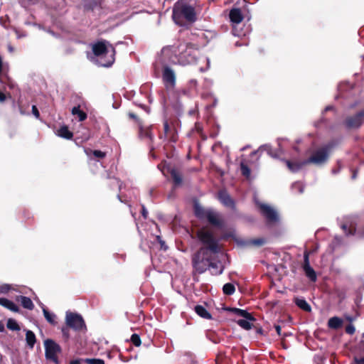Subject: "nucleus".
<instances>
[{
    "instance_id": "393cba45",
    "label": "nucleus",
    "mask_w": 364,
    "mask_h": 364,
    "mask_svg": "<svg viewBox=\"0 0 364 364\" xmlns=\"http://www.w3.org/2000/svg\"><path fill=\"white\" fill-rule=\"evenodd\" d=\"M295 303L298 307H299L301 309L306 311H311V306L307 303V301L302 298H297L295 299Z\"/></svg>"
},
{
    "instance_id": "412c9836",
    "label": "nucleus",
    "mask_w": 364,
    "mask_h": 364,
    "mask_svg": "<svg viewBox=\"0 0 364 364\" xmlns=\"http://www.w3.org/2000/svg\"><path fill=\"white\" fill-rule=\"evenodd\" d=\"M304 270L306 277L312 282H315L316 280V274L314 269L310 266V264L304 265Z\"/></svg>"
},
{
    "instance_id": "4468645a",
    "label": "nucleus",
    "mask_w": 364,
    "mask_h": 364,
    "mask_svg": "<svg viewBox=\"0 0 364 364\" xmlns=\"http://www.w3.org/2000/svg\"><path fill=\"white\" fill-rule=\"evenodd\" d=\"M218 200L220 203L228 208L233 209L235 208V203L230 195L227 193L226 191L222 190L218 192Z\"/></svg>"
},
{
    "instance_id": "aec40b11",
    "label": "nucleus",
    "mask_w": 364,
    "mask_h": 364,
    "mask_svg": "<svg viewBox=\"0 0 364 364\" xmlns=\"http://www.w3.org/2000/svg\"><path fill=\"white\" fill-rule=\"evenodd\" d=\"M41 308L43 310V315H44L46 319L47 320V321L53 325H55L56 323L55 314L48 311V310L44 306V305L43 304H41Z\"/></svg>"
},
{
    "instance_id": "20e7f679",
    "label": "nucleus",
    "mask_w": 364,
    "mask_h": 364,
    "mask_svg": "<svg viewBox=\"0 0 364 364\" xmlns=\"http://www.w3.org/2000/svg\"><path fill=\"white\" fill-rule=\"evenodd\" d=\"M333 147L332 144H327L320 149L316 150L311 156L299 163L291 162L290 161H285V163L291 172H296L301 168V167L308 164H314L316 165H321L326 163L328 160L329 152Z\"/></svg>"
},
{
    "instance_id": "58836bf2",
    "label": "nucleus",
    "mask_w": 364,
    "mask_h": 364,
    "mask_svg": "<svg viewBox=\"0 0 364 364\" xmlns=\"http://www.w3.org/2000/svg\"><path fill=\"white\" fill-rule=\"evenodd\" d=\"M85 361L87 364H105V361L100 358H87Z\"/></svg>"
},
{
    "instance_id": "f03ea898",
    "label": "nucleus",
    "mask_w": 364,
    "mask_h": 364,
    "mask_svg": "<svg viewBox=\"0 0 364 364\" xmlns=\"http://www.w3.org/2000/svg\"><path fill=\"white\" fill-rule=\"evenodd\" d=\"M198 0H178L173 7L172 17L174 22L180 26L184 21L194 22L196 21V7Z\"/></svg>"
},
{
    "instance_id": "a18cd8bd",
    "label": "nucleus",
    "mask_w": 364,
    "mask_h": 364,
    "mask_svg": "<svg viewBox=\"0 0 364 364\" xmlns=\"http://www.w3.org/2000/svg\"><path fill=\"white\" fill-rule=\"evenodd\" d=\"M352 364H364V357L361 358H355L354 363Z\"/></svg>"
},
{
    "instance_id": "7c9ffc66",
    "label": "nucleus",
    "mask_w": 364,
    "mask_h": 364,
    "mask_svg": "<svg viewBox=\"0 0 364 364\" xmlns=\"http://www.w3.org/2000/svg\"><path fill=\"white\" fill-rule=\"evenodd\" d=\"M233 311L235 312V314H237L239 316H241V317H243V318H247V319H253V317L252 316V315L245 310L240 309H234Z\"/></svg>"
},
{
    "instance_id": "5701e85b",
    "label": "nucleus",
    "mask_w": 364,
    "mask_h": 364,
    "mask_svg": "<svg viewBox=\"0 0 364 364\" xmlns=\"http://www.w3.org/2000/svg\"><path fill=\"white\" fill-rule=\"evenodd\" d=\"M19 301H21L23 307L25 309L32 310L34 307L33 301H31V299L30 298H28L27 296H21L19 297Z\"/></svg>"
},
{
    "instance_id": "c03bdc74",
    "label": "nucleus",
    "mask_w": 364,
    "mask_h": 364,
    "mask_svg": "<svg viewBox=\"0 0 364 364\" xmlns=\"http://www.w3.org/2000/svg\"><path fill=\"white\" fill-rule=\"evenodd\" d=\"M32 112L36 118L39 117L40 114L36 105L32 106Z\"/></svg>"
},
{
    "instance_id": "2eb2a0df",
    "label": "nucleus",
    "mask_w": 364,
    "mask_h": 364,
    "mask_svg": "<svg viewBox=\"0 0 364 364\" xmlns=\"http://www.w3.org/2000/svg\"><path fill=\"white\" fill-rule=\"evenodd\" d=\"M209 270L213 275L221 274L224 270V266L220 261L210 262L208 260Z\"/></svg>"
},
{
    "instance_id": "9d476101",
    "label": "nucleus",
    "mask_w": 364,
    "mask_h": 364,
    "mask_svg": "<svg viewBox=\"0 0 364 364\" xmlns=\"http://www.w3.org/2000/svg\"><path fill=\"white\" fill-rule=\"evenodd\" d=\"M162 78L166 87H173L176 82V75L174 71L169 67L164 68Z\"/></svg>"
},
{
    "instance_id": "de8ad7c7",
    "label": "nucleus",
    "mask_w": 364,
    "mask_h": 364,
    "mask_svg": "<svg viewBox=\"0 0 364 364\" xmlns=\"http://www.w3.org/2000/svg\"><path fill=\"white\" fill-rule=\"evenodd\" d=\"M142 215L144 218H147V215H148V212L147 210H146L145 207L144 205H142Z\"/></svg>"
},
{
    "instance_id": "2f4dec72",
    "label": "nucleus",
    "mask_w": 364,
    "mask_h": 364,
    "mask_svg": "<svg viewBox=\"0 0 364 364\" xmlns=\"http://www.w3.org/2000/svg\"><path fill=\"white\" fill-rule=\"evenodd\" d=\"M85 153L86 154L90 156L91 154H92V155L96 157V158H100V159H103L106 156V154L105 152H103L100 150H94V151H92V150H85Z\"/></svg>"
},
{
    "instance_id": "052dcab7",
    "label": "nucleus",
    "mask_w": 364,
    "mask_h": 364,
    "mask_svg": "<svg viewBox=\"0 0 364 364\" xmlns=\"http://www.w3.org/2000/svg\"><path fill=\"white\" fill-rule=\"evenodd\" d=\"M8 48H9V50L10 52H13V51H14V48H13V47H11V46H9Z\"/></svg>"
},
{
    "instance_id": "79ce46f5",
    "label": "nucleus",
    "mask_w": 364,
    "mask_h": 364,
    "mask_svg": "<svg viewBox=\"0 0 364 364\" xmlns=\"http://www.w3.org/2000/svg\"><path fill=\"white\" fill-rule=\"evenodd\" d=\"M355 327L353 326V325H348L346 328V332L350 335H352L355 333Z\"/></svg>"
},
{
    "instance_id": "09e8293b",
    "label": "nucleus",
    "mask_w": 364,
    "mask_h": 364,
    "mask_svg": "<svg viewBox=\"0 0 364 364\" xmlns=\"http://www.w3.org/2000/svg\"><path fill=\"white\" fill-rule=\"evenodd\" d=\"M15 32H16V36H17V38H22V37L26 36V34H24V33H20L18 31H17V30H16V31H15Z\"/></svg>"
},
{
    "instance_id": "c756f323",
    "label": "nucleus",
    "mask_w": 364,
    "mask_h": 364,
    "mask_svg": "<svg viewBox=\"0 0 364 364\" xmlns=\"http://www.w3.org/2000/svg\"><path fill=\"white\" fill-rule=\"evenodd\" d=\"M265 242H266L265 239L257 238V239L250 240L247 241L246 242V245L259 247V246L264 245Z\"/></svg>"
},
{
    "instance_id": "8fccbe9b",
    "label": "nucleus",
    "mask_w": 364,
    "mask_h": 364,
    "mask_svg": "<svg viewBox=\"0 0 364 364\" xmlns=\"http://www.w3.org/2000/svg\"><path fill=\"white\" fill-rule=\"evenodd\" d=\"M164 132L165 133H167L168 132V129H169V126H168V124L167 122H165L164 124Z\"/></svg>"
},
{
    "instance_id": "a211bd4d",
    "label": "nucleus",
    "mask_w": 364,
    "mask_h": 364,
    "mask_svg": "<svg viewBox=\"0 0 364 364\" xmlns=\"http://www.w3.org/2000/svg\"><path fill=\"white\" fill-rule=\"evenodd\" d=\"M208 211H209V209H207V210L204 209L198 203H196L194 205L195 215L199 219H201V220L206 219Z\"/></svg>"
},
{
    "instance_id": "6e6d98bb",
    "label": "nucleus",
    "mask_w": 364,
    "mask_h": 364,
    "mask_svg": "<svg viewBox=\"0 0 364 364\" xmlns=\"http://www.w3.org/2000/svg\"><path fill=\"white\" fill-rule=\"evenodd\" d=\"M4 331V326L1 322H0V332H3Z\"/></svg>"
},
{
    "instance_id": "39448f33",
    "label": "nucleus",
    "mask_w": 364,
    "mask_h": 364,
    "mask_svg": "<svg viewBox=\"0 0 364 364\" xmlns=\"http://www.w3.org/2000/svg\"><path fill=\"white\" fill-rule=\"evenodd\" d=\"M198 237L200 241L206 246L207 249L213 252H218L219 250L218 241L213 233L205 229H201L198 232Z\"/></svg>"
},
{
    "instance_id": "f704fd0d",
    "label": "nucleus",
    "mask_w": 364,
    "mask_h": 364,
    "mask_svg": "<svg viewBox=\"0 0 364 364\" xmlns=\"http://www.w3.org/2000/svg\"><path fill=\"white\" fill-rule=\"evenodd\" d=\"M267 151V153L269 156H271L272 157H274V158H277V154H274V153L272 152V148H271L269 146H268V145H264V146H260V147H259V150H258L257 151H255V152H253L252 154H257L258 151Z\"/></svg>"
},
{
    "instance_id": "ddd939ff",
    "label": "nucleus",
    "mask_w": 364,
    "mask_h": 364,
    "mask_svg": "<svg viewBox=\"0 0 364 364\" xmlns=\"http://www.w3.org/2000/svg\"><path fill=\"white\" fill-rule=\"evenodd\" d=\"M202 250L203 249L200 250L193 259V267L200 274L203 273L207 269V267H208V259H200V253Z\"/></svg>"
},
{
    "instance_id": "ea45409f",
    "label": "nucleus",
    "mask_w": 364,
    "mask_h": 364,
    "mask_svg": "<svg viewBox=\"0 0 364 364\" xmlns=\"http://www.w3.org/2000/svg\"><path fill=\"white\" fill-rule=\"evenodd\" d=\"M11 289V287L9 284H0V294H6Z\"/></svg>"
},
{
    "instance_id": "4be33fe9",
    "label": "nucleus",
    "mask_w": 364,
    "mask_h": 364,
    "mask_svg": "<svg viewBox=\"0 0 364 364\" xmlns=\"http://www.w3.org/2000/svg\"><path fill=\"white\" fill-rule=\"evenodd\" d=\"M58 135L67 139H70L73 137V133L65 126L60 127L58 130Z\"/></svg>"
},
{
    "instance_id": "c85d7f7f",
    "label": "nucleus",
    "mask_w": 364,
    "mask_h": 364,
    "mask_svg": "<svg viewBox=\"0 0 364 364\" xmlns=\"http://www.w3.org/2000/svg\"><path fill=\"white\" fill-rule=\"evenodd\" d=\"M171 178L176 186H178L182 182L181 175L176 170H172L171 172Z\"/></svg>"
},
{
    "instance_id": "bf43d9fd",
    "label": "nucleus",
    "mask_w": 364,
    "mask_h": 364,
    "mask_svg": "<svg viewBox=\"0 0 364 364\" xmlns=\"http://www.w3.org/2000/svg\"><path fill=\"white\" fill-rule=\"evenodd\" d=\"M146 136L151 139V134L148 131L146 132Z\"/></svg>"
},
{
    "instance_id": "cd10ccee",
    "label": "nucleus",
    "mask_w": 364,
    "mask_h": 364,
    "mask_svg": "<svg viewBox=\"0 0 364 364\" xmlns=\"http://www.w3.org/2000/svg\"><path fill=\"white\" fill-rule=\"evenodd\" d=\"M328 326L333 328H338L341 326L342 321L338 317H332L328 320Z\"/></svg>"
},
{
    "instance_id": "603ef678",
    "label": "nucleus",
    "mask_w": 364,
    "mask_h": 364,
    "mask_svg": "<svg viewBox=\"0 0 364 364\" xmlns=\"http://www.w3.org/2000/svg\"><path fill=\"white\" fill-rule=\"evenodd\" d=\"M275 329H276V331H277V334L280 335L281 334V331H282L281 326H279V325H277V326H275Z\"/></svg>"
},
{
    "instance_id": "4d7b16f0",
    "label": "nucleus",
    "mask_w": 364,
    "mask_h": 364,
    "mask_svg": "<svg viewBox=\"0 0 364 364\" xmlns=\"http://www.w3.org/2000/svg\"><path fill=\"white\" fill-rule=\"evenodd\" d=\"M120 359L122 362H128L129 360V359H127L123 357H121Z\"/></svg>"
},
{
    "instance_id": "e2e57ef3",
    "label": "nucleus",
    "mask_w": 364,
    "mask_h": 364,
    "mask_svg": "<svg viewBox=\"0 0 364 364\" xmlns=\"http://www.w3.org/2000/svg\"><path fill=\"white\" fill-rule=\"evenodd\" d=\"M70 364H78V361L77 360H73L70 363Z\"/></svg>"
},
{
    "instance_id": "e433bc0d",
    "label": "nucleus",
    "mask_w": 364,
    "mask_h": 364,
    "mask_svg": "<svg viewBox=\"0 0 364 364\" xmlns=\"http://www.w3.org/2000/svg\"><path fill=\"white\" fill-rule=\"evenodd\" d=\"M131 341L136 347L140 346L141 343L139 336L136 333L132 334L131 336Z\"/></svg>"
},
{
    "instance_id": "6ab92c4d",
    "label": "nucleus",
    "mask_w": 364,
    "mask_h": 364,
    "mask_svg": "<svg viewBox=\"0 0 364 364\" xmlns=\"http://www.w3.org/2000/svg\"><path fill=\"white\" fill-rule=\"evenodd\" d=\"M195 311L198 316L203 318L210 319L212 317L211 314L207 311V309L201 305L196 306Z\"/></svg>"
},
{
    "instance_id": "1a4fd4ad",
    "label": "nucleus",
    "mask_w": 364,
    "mask_h": 364,
    "mask_svg": "<svg viewBox=\"0 0 364 364\" xmlns=\"http://www.w3.org/2000/svg\"><path fill=\"white\" fill-rule=\"evenodd\" d=\"M364 122V110L360 111L353 116L348 117L345 120V125L348 129H358Z\"/></svg>"
},
{
    "instance_id": "0eeeda50",
    "label": "nucleus",
    "mask_w": 364,
    "mask_h": 364,
    "mask_svg": "<svg viewBox=\"0 0 364 364\" xmlns=\"http://www.w3.org/2000/svg\"><path fill=\"white\" fill-rule=\"evenodd\" d=\"M255 203L260 209L261 213L269 223H276L279 220L277 212L271 206L255 200Z\"/></svg>"
},
{
    "instance_id": "9b49d317",
    "label": "nucleus",
    "mask_w": 364,
    "mask_h": 364,
    "mask_svg": "<svg viewBox=\"0 0 364 364\" xmlns=\"http://www.w3.org/2000/svg\"><path fill=\"white\" fill-rule=\"evenodd\" d=\"M206 220L213 225L218 228L223 227L224 224L221 215L218 213L211 209H209L208 213L206 217Z\"/></svg>"
},
{
    "instance_id": "72a5a7b5",
    "label": "nucleus",
    "mask_w": 364,
    "mask_h": 364,
    "mask_svg": "<svg viewBox=\"0 0 364 364\" xmlns=\"http://www.w3.org/2000/svg\"><path fill=\"white\" fill-rule=\"evenodd\" d=\"M6 326L9 330L11 331H19L20 327L16 320L13 318H9L7 321Z\"/></svg>"
},
{
    "instance_id": "0e129e2a",
    "label": "nucleus",
    "mask_w": 364,
    "mask_h": 364,
    "mask_svg": "<svg viewBox=\"0 0 364 364\" xmlns=\"http://www.w3.org/2000/svg\"><path fill=\"white\" fill-rule=\"evenodd\" d=\"M332 172H333V173L336 174V173H338V171H336V170H335V169H333V170H332Z\"/></svg>"
},
{
    "instance_id": "b1692460",
    "label": "nucleus",
    "mask_w": 364,
    "mask_h": 364,
    "mask_svg": "<svg viewBox=\"0 0 364 364\" xmlns=\"http://www.w3.org/2000/svg\"><path fill=\"white\" fill-rule=\"evenodd\" d=\"M71 112L73 115L77 116L80 122L85 120L87 118V114L80 109V106L74 107Z\"/></svg>"
},
{
    "instance_id": "69168bd1",
    "label": "nucleus",
    "mask_w": 364,
    "mask_h": 364,
    "mask_svg": "<svg viewBox=\"0 0 364 364\" xmlns=\"http://www.w3.org/2000/svg\"><path fill=\"white\" fill-rule=\"evenodd\" d=\"M355 177H356V174L353 173V176H352V178L354 179V178H355Z\"/></svg>"
},
{
    "instance_id": "f3484780",
    "label": "nucleus",
    "mask_w": 364,
    "mask_h": 364,
    "mask_svg": "<svg viewBox=\"0 0 364 364\" xmlns=\"http://www.w3.org/2000/svg\"><path fill=\"white\" fill-rule=\"evenodd\" d=\"M0 305L14 312H18L19 310L16 304L6 298H0Z\"/></svg>"
},
{
    "instance_id": "473e14b6",
    "label": "nucleus",
    "mask_w": 364,
    "mask_h": 364,
    "mask_svg": "<svg viewBox=\"0 0 364 364\" xmlns=\"http://www.w3.org/2000/svg\"><path fill=\"white\" fill-rule=\"evenodd\" d=\"M223 293L226 295H232L235 291V286L231 283L225 284L223 287Z\"/></svg>"
},
{
    "instance_id": "3c124183",
    "label": "nucleus",
    "mask_w": 364,
    "mask_h": 364,
    "mask_svg": "<svg viewBox=\"0 0 364 364\" xmlns=\"http://www.w3.org/2000/svg\"><path fill=\"white\" fill-rule=\"evenodd\" d=\"M157 239H158L159 242L161 243V247L164 248L166 250V247L164 245V242L161 240V237L159 236H157Z\"/></svg>"
},
{
    "instance_id": "7ed1b4c3",
    "label": "nucleus",
    "mask_w": 364,
    "mask_h": 364,
    "mask_svg": "<svg viewBox=\"0 0 364 364\" xmlns=\"http://www.w3.org/2000/svg\"><path fill=\"white\" fill-rule=\"evenodd\" d=\"M94 63L102 67L111 66L115 60V49L107 41H99L92 46Z\"/></svg>"
},
{
    "instance_id": "a19ab883",
    "label": "nucleus",
    "mask_w": 364,
    "mask_h": 364,
    "mask_svg": "<svg viewBox=\"0 0 364 364\" xmlns=\"http://www.w3.org/2000/svg\"><path fill=\"white\" fill-rule=\"evenodd\" d=\"M204 60L206 62V67L205 68L203 67H200L199 68L200 72H205V71L208 70L210 68V59L208 58H204Z\"/></svg>"
},
{
    "instance_id": "f8f14e48",
    "label": "nucleus",
    "mask_w": 364,
    "mask_h": 364,
    "mask_svg": "<svg viewBox=\"0 0 364 364\" xmlns=\"http://www.w3.org/2000/svg\"><path fill=\"white\" fill-rule=\"evenodd\" d=\"M340 225L346 235H353L355 232V223L352 217L345 218V221Z\"/></svg>"
},
{
    "instance_id": "13d9d810",
    "label": "nucleus",
    "mask_w": 364,
    "mask_h": 364,
    "mask_svg": "<svg viewBox=\"0 0 364 364\" xmlns=\"http://www.w3.org/2000/svg\"><path fill=\"white\" fill-rule=\"evenodd\" d=\"M333 109V107H331V106H328V107H326L325 111H328V110H331V109Z\"/></svg>"
},
{
    "instance_id": "f257e3e1",
    "label": "nucleus",
    "mask_w": 364,
    "mask_h": 364,
    "mask_svg": "<svg viewBox=\"0 0 364 364\" xmlns=\"http://www.w3.org/2000/svg\"><path fill=\"white\" fill-rule=\"evenodd\" d=\"M161 53L172 63L186 65L197 62L199 51L193 44L179 43L163 48Z\"/></svg>"
},
{
    "instance_id": "423d86ee",
    "label": "nucleus",
    "mask_w": 364,
    "mask_h": 364,
    "mask_svg": "<svg viewBox=\"0 0 364 364\" xmlns=\"http://www.w3.org/2000/svg\"><path fill=\"white\" fill-rule=\"evenodd\" d=\"M44 347L46 359L57 364L58 363V354L61 350L60 346L53 340L47 339L44 341Z\"/></svg>"
},
{
    "instance_id": "338daca9",
    "label": "nucleus",
    "mask_w": 364,
    "mask_h": 364,
    "mask_svg": "<svg viewBox=\"0 0 364 364\" xmlns=\"http://www.w3.org/2000/svg\"><path fill=\"white\" fill-rule=\"evenodd\" d=\"M118 198L119 199L120 201L123 202V200L121 199V196L119 195H118Z\"/></svg>"
},
{
    "instance_id": "5fc2aeb1",
    "label": "nucleus",
    "mask_w": 364,
    "mask_h": 364,
    "mask_svg": "<svg viewBox=\"0 0 364 364\" xmlns=\"http://www.w3.org/2000/svg\"><path fill=\"white\" fill-rule=\"evenodd\" d=\"M114 181H115V182H116V183L119 186V188L121 190V188H121V183H120V181H119L118 179H117V178H115V179H114Z\"/></svg>"
},
{
    "instance_id": "680f3d73",
    "label": "nucleus",
    "mask_w": 364,
    "mask_h": 364,
    "mask_svg": "<svg viewBox=\"0 0 364 364\" xmlns=\"http://www.w3.org/2000/svg\"><path fill=\"white\" fill-rule=\"evenodd\" d=\"M129 117H132V118H136V116H135L134 114H132V113H129Z\"/></svg>"
},
{
    "instance_id": "774afa93",
    "label": "nucleus",
    "mask_w": 364,
    "mask_h": 364,
    "mask_svg": "<svg viewBox=\"0 0 364 364\" xmlns=\"http://www.w3.org/2000/svg\"><path fill=\"white\" fill-rule=\"evenodd\" d=\"M235 35H237V36H240V33H235Z\"/></svg>"
},
{
    "instance_id": "bb28decb",
    "label": "nucleus",
    "mask_w": 364,
    "mask_h": 364,
    "mask_svg": "<svg viewBox=\"0 0 364 364\" xmlns=\"http://www.w3.org/2000/svg\"><path fill=\"white\" fill-rule=\"evenodd\" d=\"M253 320H254V318L253 319H247V318L239 319L237 321V323L243 329L250 330L252 327V324L250 323V321H253Z\"/></svg>"
},
{
    "instance_id": "37998d69",
    "label": "nucleus",
    "mask_w": 364,
    "mask_h": 364,
    "mask_svg": "<svg viewBox=\"0 0 364 364\" xmlns=\"http://www.w3.org/2000/svg\"><path fill=\"white\" fill-rule=\"evenodd\" d=\"M62 333H63V336L65 338H69V329H68V327H63L62 328Z\"/></svg>"
},
{
    "instance_id": "4c0bfd02",
    "label": "nucleus",
    "mask_w": 364,
    "mask_h": 364,
    "mask_svg": "<svg viewBox=\"0 0 364 364\" xmlns=\"http://www.w3.org/2000/svg\"><path fill=\"white\" fill-rule=\"evenodd\" d=\"M240 167L242 175L246 178H249L250 176V169L248 168V166L244 163H241Z\"/></svg>"
},
{
    "instance_id": "6e6552de",
    "label": "nucleus",
    "mask_w": 364,
    "mask_h": 364,
    "mask_svg": "<svg viewBox=\"0 0 364 364\" xmlns=\"http://www.w3.org/2000/svg\"><path fill=\"white\" fill-rule=\"evenodd\" d=\"M66 324L77 331L82 330L85 327L82 317L77 314L67 312L66 313Z\"/></svg>"
},
{
    "instance_id": "a878e982",
    "label": "nucleus",
    "mask_w": 364,
    "mask_h": 364,
    "mask_svg": "<svg viewBox=\"0 0 364 364\" xmlns=\"http://www.w3.org/2000/svg\"><path fill=\"white\" fill-rule=\"evenodd\" d=\"M26 341L27 343V345L30 348H33L34 344L36 343V336L34 333L30 330H28L26 333Z\"/></svg>"
},
{
    "instance_id": "49530a36",
    "label": "nucleus",
    "mask_w": 364,
    "mask_h": 364,
    "mask_svg": "<svg viewBox=\"0 0 364 364\" xmlns=\"http://www.w3.org/2000/svg\"><path fill=\"white\" fill-rule=\"evenodd\" d=\"M304 265H307V264H309V255L308 253L305 252L304 253Z\"/></svg>"
},
{
    "instance_id": "dca6fc26",
    "label": "nucleus",
    "mask_w": 364,
    "mask_h": 364,
    "mask_svg": "<svg viewBox=\"0 0 364 364\" xmlns=\"http://www.w3.org/2000/svg\"><path fill=\"white\" fill-rule=\"evenodd\" d=\"M230 19L234 23H240L242 19L243 16L242 12L240 9H232L230 11Z\"/></svg>"
},
{
    "instance_id": "864d4df0",
    "label": "nucleus",
    "mask_w": 364,
    "mask_h": 364,
    "mask_svg": "<svg viewBox=\"0 0 364 364\" xmlns=\"http://www.w3.org/2000/svg\"><path fill=\"white\" fill-rule=\"evenodd\" d=\"M6 99L5 95L2 92H0V102H4Z\"/></svg>"
},
{
    "instance_id": "c9c22d12",
    "label": "nucleus",
    "mask_w": 364,
    "mask_h": 364,
    "mask_svg": "<svg viewBox=\"0 0 364 364\" xmlns=\"http://www.w3.org/2000/svg\"><path fill=\"white\" fill-rule=\"evenodd\" d=\"M291 188L293 191H297L299 193H302L304 192V186L301 182H295L291 185Z\"/></svg>"
}]
</instances>
